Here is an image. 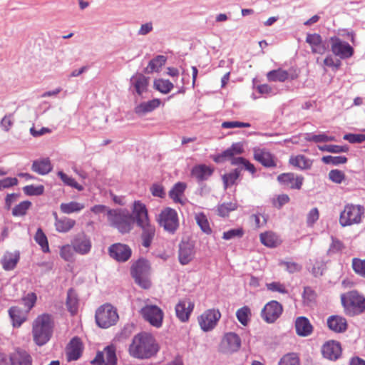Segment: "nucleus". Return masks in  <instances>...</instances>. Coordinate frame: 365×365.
<instances>
[{
  "instance_id": "nucleus-35",
  "label": "nucleus",
  "mask_w": 365,
  "mask_h": 365,
  "mask_svg": "<svg viewBox=\"0 0 365 365\" xmlns=\"http://www.w3.org/2000/svg\"><path fill=\"white\" fill-rule=\"evenodd\" d=\"M160 104V101L158 98L153 99L147 102H143L135 106V113L138 115H143L147 113L152 112L155 108H158Z\"/></svg>"
},
{
  "instance_id": "nucleus-24",
  "label": "nucleus",
  "mask_w": 365,
  "mask_h": 365,
  "mask_svg": "<svg viewBox=\"0 0 365 365\" xmlns=\"http://www.w3.org/2000/svg\"><path fill=\"white\" fill-rule=\"evenodd\" d=\"M244 152L243 144L240 142L233 143L230 148L223 151L221 154L214 158V161L220 163L232 158L237 155H240Z\"/></svg>"
},
{
  "instance_id": "nucleus-61",
  "label": "nucleus",
  "mask_w": 365,
  "mask_h": 365,
  "mask_svg": "<svg viewBox=\"0 0 365 365\" xmlns=\"http://www.w3.org/2000/svg\"><path fill=\"white\" fill-rule=\"evenodd\" d=\"M14 117L12 114H8L4 115V117L0 121V127L5 132L9 131L11 128L14 125Z\"/></svg>"
},
{
  "instance_id": "nucleus-57",
  "label": "nucleus",
  "mask_w": 365,
  "mask_h": 365,
  "mask_svg": "<svg viewBox=\"0 0 365 365\" xmlns=\"http://www.w3.org/2000/svg\"><path fill=\"white\" fill-rule=\"evenodd\" d=\"M244 235L242 228L231 229L223 232L222 238L225 240H230L234 238H240Z\"/></svg>"
},
{
  "instance_id": "nucleus-58",
  "label": "nucleus",
  "mask_w": 365,
  "mask_h": 365,
  "mask_svg": "<svg viewBox=\"0 0 365 365\" xmlns=\"http://www.w3.org/2000/svg\"><path fill=\"white\" fill-rule=\"evenodd\" d=\"M23 190L27 195H40L43 194L44 187L43 185L35 186L34 185H31L24 187Z\"/></svg>"
},
{
  "instance_id": "nucleus-60",
  "label": "nucleus",
  "mask_w": 365,
  "mask_h": 365,
  "mask_svg": "<svg viewBox=\"0 0 365 365\" xmlns=\"http://www.w3.org/2000/svg\"><path fill=\"white\" fill-rule=\"evenodd\" d=\"M73 246L66 245L61 248L60 255L64 260L71 262L73 259Z\"/></svg>"
},
{
  "instance_id": "nucleus-51",
  "label": "nucleus",
  "mask_w": 365,
  "mask_h": 365,
  "mask_svg": "<svg viewBox=\"0 0 365 365\" xmlns=\"http://www.w3.org/2000/svg\"><path fill=\"white\" fill-rule=\"evenodd\" d=\"M319 150L323 152H329L331 153H346L349 148L346 145H318Z\"/></svg>"
},
{
  "instance_id": "nucleus-27",
  "label": "nucleus",
  "mask_w": 365,
  "mask_h": 365,
  "mask_svg": "<svg viewBox=\"0 0 365 365\" xmlns=\"http://www.w3.org/2000/svg\"><path fill=\"white\" fill-rule=\"evenodd\" d=\"M194 257V246L188 242H182L179 247V260L182 264H188Z\"/></svg>"
},
{
  "instance_id": "nucleus-22",
  "label": "nucleus",
  "mask_w": 365,
  "mask_h": 365,
  "mask_svg": "<svg viewBox=\"0 0 365 365\" xmlns=\"http://www.w3.org/2000/svg\"><path fill=\"white\" fill-rule=\"evenodd\" d=\"M322 352L324 357L329 360H336L341 353L340 344L334 341H327L323 345Z\"/></svg>"
},
{
  "instance_id": "nucleus-33",
  "label": "nucleus",
  "mask_w": 365,
  "mask_h": 365,
  "mask_svg": "<svg viewBox=\"0 0 365 365\" xmlns=\"http://www.w3.org/2000/svg\"><path fill=\"white\" fill-rule=\"evenodd\" d=\"M20 259V253L18 251L14 252H6L1 259L2 267L5 270L14 269Z\"/></svg>"
},
{
  "instance_id": "nucleus-7",
  "label": "nucleus",
  "mask_w": 365,
  "mask_h": 365,
  "mask_svg": "<svg viewBox=\"0 0 365 365\" xmlns=\"http://www.w3.org/2000/svg\"><path fill=\"white\" fill-rule=\"evenodd\" d=\"M332 53L340 59H348L354 56V49L349 43L339 36H332L329 39Z\"/></svg>"
},
{
  "instance_id": "nucleus-19",
  "label": "nucleus",
  "mask_w": 365,
  "mask_h": 365,
  "mask_svg": "<svg viewBox=\"0 0 365 365\" xmlns=\"http://www.w3.org/2000/svg\"><path fill=\"white\" fill-rule=\"evenodd\" d=\"M72 246L76 252L84 255L91 251L92 245L88 236L84 234H80L72 241Z\"/></svg>"
},
{
  "instance_id": "nucleus-52",
  "label": "nucleus",
  "mask_w": 365,
  "mask_h": 365,
  "mask_svg": "<svg viewBox=\"0 0 365 365\" xmlns=\"http://www.w3.org/2000/svg\"><path fill=\"white\" fill-rule=\"evenodd\" d=\"M237 208L236 202H225L217 206V213L221 217H226L231 211Z\"/></svg>"
},
{
  "instance_id": "nucleus-25",
  "label": "nucleus",
  "mask_w": 365,
  "mask_h": 365,
  "mask_svg": "<svg viewBox=\"0 0 365 365\" xmlns=\"http://www.w3.org/2000/svg\"><path fill=\"white\" fill-rule=\"evenodd\" d=\"M83 351V344L78 337L73 338L66 348V356L68 361H76L80 358Z\"/></svg>"
},
{
  "instance_id": "nucleus-48",
  "label": "nucleus",
  "mask_w": 365,
  "mask_h": 365,
  "mask_svg": "<svg viewBox=\"0 0 365 365\" xmlns=\"http://www.w3.org/2000/svg\"><path fill=\"white\" fill-rule=\"evenodd\" d=\"M154 87L162 93H168L174 86L169 80L157 79L154 81Z\"/></svg>"
},
{
  "instance_id": "nucleus-56",
  "label": "nucleus",
  "mask_w": 365,
  "mask_h": 365,
  "mask_svg": "<svg viewBox=\"0 0 365 365\" xmlns=\"http://www.w3.org/2000/svg\"><path fill=\"white\" fill-rule=\"evenodd\" d=\"M352 268L356 274L365 278V259L354 258Z\"/></svg>"
},
{
  "instance_id": "nucleus-53",
  "label": "nucleus",
  "mask_w": 365,
  "mask_h": 365,
  "mask_svg": "<svg viewBox=\"0 0 365 365\" xmlns=\"http://www.w3.org/2000/svg\"><path fill=\"white\" fill-rule=\"evenodd\" d=\"M279 365H300L299 359L294 353L287 354L280 359Z\"/></svg>"
},
{
  "instance_id": "nucleus-55",
  "label": "nucleus",
  "mask_w": 365,
  "mask_h": 365,
  "mask_svg": "<svg viewBox=\"0 0 365 365\" xmlns=\"http://www.w3.org/2000/svg\"><path fill=\"white\" fill-rule=\"evenodd\" d=\"M322 161L325 164H331L333 165H338L344 164L347 162V158L345 156H331L327 155L322 158Z\"/></svg>"
},
{
  "instance_id": "nucleus-12",
  "label": "nucleus",
  "mask_w": 365,
  "mask_h": 365,
  "mask_svg": "<svg viewBox=\"0 0 365 365\" xmlns=\"http://www.w3.org/2000/svg\"><path fill=\"white\" fill-rule=\"evenodd\" d=\"M282 306L277 301L268 302L261 312L262 318L267 323H274L282 314Z\"/></svg>"
},
{
  "instance_id": "nucleus-29",
  "label": "nucleus",
  "mask_w": 365,
  "mask_h": 365,
  "mask_svg": "<svg viewBox=\"0 0 365 365\" xmlns=\"http://www.w3.org/2000/svg\"><path fill=\"white\" fill-rule=\"evenodd\" d=\"M254 158L265 167H274L276 165L272 155L266 149L255 148Z\"/></svg>"
},
{
  "instance_id": "nucleus-34",
  "label": "nucleus",
  "mask_w": 365,
  "mask_h": 365,
  "mask_svg": "<svg viewBox=\"0 0 365 365\" xmlns=\"http://www.w3.org/2000/svg\"><path fill=\"white\" fill-rule=\"evenodd\" d=\"M31 169L34 172L44 175L50 173L52 170V165L48 158L36 160L33 162Z\"/></svg>"
},
{
  "instance_id": "nucleus-6",
  "label": "nucleus",
  "mask_w": 365,
  "mask_h": 365,
  "mask_svg": "<svg viewBox=\"0 0 365 365\" xmlns=\"http://www.w3.org/2000/svg\"><path fill=\"white\" fill-rule=\"evenodd\" d=\"M364 208L361 205H346L340 214L339 223L342 227L358 224L361 220Z\"/></svg>"
},
{
  "instance_id": "nucleus-15",
  "label": "nucleus",
  "mask_w": 365,
  "mask_h": 365,
  "mask_svg": "<svg viewBox=\"0 0 365 365\" xmlns=\"http://www.w3.org/2000/svg\"><path fill=\"white\" fill-rule=\"evenodd\" d=\"M110 256L120 262L128 260L131 256L130 248L124 244L116 243L110 246L108 249Z\"/></svg>"
},
{
  "instance_id": "nucleus-37",
  "label": "nucleus",
  "mask_w": 365,
  "mask_h": 365,
  "mask_svg": "<svg viewBox=\"0 0 365 365\" xmlns=\"http://www.w3.org/2000/svg\"><path fill=\"white\" fill-rule=\"evenodd\" d=\"M289 163L301 170L309 169L312 165V160L302 155L291 157Z\"/></svg>"
},
{
  "instance_id": "nucleus-1",
  "label": "nucleus",
  "mask_w": 365,
  "mask_h": 365,
  "mask_svg": "<svg viewBox=\"0 0 365 365\" xmlns=\"http://www.w3.org/2000/svg\"><path fill=\"white\" fill-rule=\"evenodd\" d=\"M158 349V345L153 336L143 332L133 337L129 346V353L134 358L145 359L155 355Z\"/></svg>"
},
{
  "instance_id": "nucleus-30",
  "label": "nucleus",
  "mask_w": 365,
  "mask_h": 365,
  "mask_svg": "<svg viewBox=\"0 0 365 365\" xmlns=\"http://www.w3.org/2000/svg\"><path fill=\"white\" fill-rule=\"evenodd\" d=\"M28 312H24L18 307H11L9 309V315L11 319L14 327H20L26 321Z\"/></svg>"
},
{
  "instance_id": "nucleus-44",
  "label": "nucleus",
  "mask_w": 365,
  "mask_h": 365,
  "mask_svg": "<svg viewBox=\"0 0 365 365\" xmlns=\"http://www.w3.org/2000/svg\"><path fill=\"white\" fill-rule=\"evenodd\" d=\"M78 300L77 295L73 289L67 293L66 307L71 314H75L78 310Z\"/></svg>"
},
{
  "instance_id": "nucleus-41",
  "label": "nucleus",
  "mask_w": 365,
  "mask_h": 365,
  "mask_svg": "<svg viewBox=\"0 0 365 365\" xmlns=\"http://www.w3.org/2000/svg\"><path fill=\"white\" fill-rule=\"evenodd\" d=\"M289 77V73L281 68L270 71L267 73V78L269 81L284 82L287 80Z\"/></svg>"
},
{
  "instance_id": "nucleus-5",
  "label": "nucleus",
  "mask_w": 365,
  "mask_h": 365,
  "mask_svg": "<svg viewBox=\"0 0 365 365\" xmlns=\"http://www.w3.org/2000/svg\"><path fill=\"white\" fill-rule=\"evenodd\" d=\"M95 317L97 325L103 329L115 324L118 320L117 310L110 304H105L98 307Z\"/></svg>"
},
{
  "instance_id": "nucleus-45",
  "label": "nucleus",
  "mask_w": 365,
  "mask_h": 365,
  "mask_svg": "<svg viewBox=\"0 0 365 365\" xmlns=\"http://www.w3.org/2000/svg\"><path fill=\"white\" fill-rule=\"evenodd\" d=\"M166 60H167V58L165 56L159 55V56H156L155 58H154L149 62V63L146 68V71L148 73H153L154 71H158L160 70V68L163 65H165Z\"/></svg>"
},
{
  "instance_id": "nucleus-32",
  "label": "nucleus",
  "mask_w": 365,
  "mask_h": 365,
  "mask_svg": "<svg viewBox=\"0 0 365 365\" xmlns=\"http://www.w3.org/2000/svg\"><path fill=\"white\" fill-rule=\"evenodd\" d=\"M186 184L185 182H178L172 187L169 192L170 197L177 203L185 204V199L184 197V192L186 189Z\"/></svg>"
},
{
  "instance_id": "nucleus-17",
  "label": "nucleus",
  "mask_w": 365,
  "mask_h": 365,
  "mask_svg": "<svg viewBox=\"0 0 365 365\" xmlns=\"http://www.w3.org/2000/svg\"><path fill=\"white\" fill-rule=\"evenodd\" d=\"M194 307V303L189 299L180 300L175 306L176 317L182 322H187Z\"/></svg>"
},
{
  "instance_id": "nucleus-23",
  "label": "nucleus",
  "mask_w": 365,
  "mask_h": 365,
  "mask_svg": "<svg viewBox=\"0 0 365 365\" xmlns=\"http://www.w3.org/2000/svg\"><path fill=\"white\" fill-rule=\"evenodd\" d=\"M278 181L292 189L299 190L302 185L304 178L297 176L294 173H283L277 177Z\"/></svg>"
},
{
  "instance_id": "nucleus-36",
  "label": "nucleus",
  "mask_w": 365,
  "mask_h": 365,
  "mask_svg": "<svg viewBox=\"0 0 365 365\" xmlns=\"http://www.w3.org/2000/svg\"><path fill=\"white\" fill-rule=\"evenodd\" d=\"M261 242L268 247H276L281 241L278 236L272 232H265L259 235Z\"/></svg>"
},
{
  "instance_id": "nucleus-26",
  "label": "nucleus",
  "mask_w": 365,
  "mask_h": 365,
  "mask_svg": "<svg viewBox=\"0 0 365 365\" xmlns=\"http://www.w3.org/2000/svg\"><path fill=\"white\" fill-rule=\"evenodd\" d=\"M130 88H133L138 96H141L148 90V79L141 73L133 76L130 78Z\"/></svg>"
},
{
  "instance_id": "nucleus-64",
  "label": "nucleus",
  "mask_w": 365,
  "mask_h": 365,
  "mask_svg": "<svg viewBox=\"0 0 365 365\" xmlns=\"http://www.w3.org/2000/svg\"><path fill=\"white\" fill-rule=\"evenodd\" d=\"M343 138L350 143H360L365 141V134L347 133L344 135Z\"/></svg>"
},
{
  "instance_id": "nucleus-28",
  "label": "nucleus",
  "mask_w": 365,
  "mask_h": 365,
  "mask_svg": "<svg viewBox=\"0 0 365 365\" xmlns=\"http://www.w3.org/2000/svg\"><path fill=\"white\" fill-rule=\"evenodd\" d=\"M327 323L329 329L336 333L344 332L347 329L346 319L339 315L330 316Z\"/></svg>"
},
{
  "instance_id": "nucleus-59",
  "label": "nucleus",
  "mask_w": 365,
  "mask_h": 365,
  "mask_svg": "<svg viewBox=\"0 0 365 365\" xmlns=\"http://www.w3.org/2000/svg\"><path fill=\"white\" fill-rule=\"evenodd\" d=\"M329 178L333 182L340 184L344 180L345 174L343 171L339 170H331L329 173Z\"/></svg>"
},
{
  "instance_id": "nucleus-40",
  "label": "nucleus",
  "mask_w": 365,
  "mask_h": 365,
  "mask_svg": "<svg viewBox=\"0 0 365 365\" xmlns=\"http://www.w3.org/2000/svg\"><path fill=\"white\" fill-rule=\"evenodd\" d=\"M76 225V221L71 218L63 217L56 219L55 222L56 230L59 232H67L71 230Z\"/></svg>"
},
{
  "instance_id": "nucleus-16",
  "label": "nucleus",
  "mask_w": 365,
  "mask_h": 365,
  "mask_svg": "<svg viewBox=\"0 0 365 365\" xmlns=\"http://www.w3.org/2000/svg\"><path fill=\"white\" fill-rule=\"evenodd\" d=\"M306 43H307L312 50V53L324 54L328 50V46L323 41L322 37L318 34H307L306 36Z\"/></svg>"
},
{
  "instance_id": "nucleus-9",
  "label": "nucleus",
  "mask_w": 365,
  "mask_h": 365,
  "mask_svg": "<svg viewBox=\"0 0 365 365\" xmlns=\"http://www.w3.org/2000/svg\"><path fill=\"white\" fill-rule=\"evenodd\" d=\"M148 264L144 259L137 261L131 268V274L136 284L143 289L150 287V282L148 279Z\"/></svg>"
},
{
  "instance_id": "nucleus-18",
  "label": "nucleus",
  "mask_w": 365,
  "mask_h": 365,
  "mask_svg": "<svg viewBox=\"0 0 365 365\" xmlns=\"http://www.w3.org/2000/svg\"><path fill=\"white\" fill-rule=\"evenodd\" d=\"M10 365H33V357L25 349L17 348L9 355Z\"/></svg>"
},
{
  "instance_id": "nucleus-46",
  "label": "nucleus",
  "mask_w": 365,
  "mask_h": 365,
  "mask_svg": "<svg viewBox=\"0 0 365 365\" xmlns=\"http://www.w3.org/2000/svg\"><path fill=\"white\" fill-rule=\"evenodd\" d=\"M237 320L243 326H247L250 320L251 309L247 306H244L236 312Z\"/></svg>"
},
{
  "instance_id": "nucleus-54",
  "label": "nucleus",
  "mask_w": 365,
  "mask_h": 365,
  "mask_svg": "<svg viewBox=\"0 0 365 365\" xmlns=\"http://www.w3.org/2000/svg\"><path fill=\"white\" fill-rule=\"evenodd\" d=\"M36 300V294L34 292H29L22 298L23 304L26 309V312L29 313L30 310L34 307Z\"/></svg>"
},
{
  "instance_id": "nucleus-13",
  "label": "nucleus",
  "mask_w": 365,
  "mask_h": 365,
  "mask_svg": "<svg viewBox=\"0 0 365 365\" xmlns=\"http://www.w3.org/2000/svg\"><path fill=\"white\" fill-rule=\"evenodd\" d=\"M240 346L241 339L240 336L234 332H229L223 336L220 349L223 353H233L237 351Z\"/></svg>"
},
{
  "instance_id": "nucleus-63",
  "label": "nucleus",
  "mask_w": 365,
  "mask_h": 365,
  "mask_svg": "<svg viewBox=\"0 0 365 365\" xmlns=\"http://www.w3.org/2000/svg\"><path fill=\"white\" fill-rule=\"evenodd\" d=\"M279 265L285 267L286 270L289 273L299 272L302 267V265L297 262L288 261H281Z\"/></svg>"
},
{
  "instance_id": "nucleus-14",
  "label": "nucleus",
  "mask_w": 365,
  "mask_h": 365,
  "mask_svg": "<svg viewBox=\"0 0 365 365\" xmlns=\"http://www.w3.org/2000/svg\"><path fill=\"white\" fill-rule=\"evenodd\" d=\"M92 363L98 365H115L116 355L115 347L113 346H108L104 349L103 351L98 352Z\"/></svg>"
},
{
  "instance_id": "nucleus-39",
  "label": "nucleus",
  "mask_w": 365,
  "mask_h": 365,
  "mask_svg": "<svg viewBox=\"0 0 365 365\" xmlns=\"http://www.w3.org/2000/svg\"><path fill=\"white\" fill-rule=\"evenodd\" d=\"M143 230L142 245L145 247H149L154 237L155 229L150 223L145 225L140 226Z\"/></svg>"
},
{
  "instance_id": "nucleus-49",
  "label": "nucleus",
  "mask_w": 365,
  "mask_h": 365,
  "mask_svg": "<svg viewBox=\"0 0 365 365\" xmlns=\"http://www.w3.org/2000/svg\"><path fill=\"white\" fill-rule=\"evenodd\" d=\"M58 176L63 182V183L68 186L76 188L78 191L83 190V187L79 185L74 178L69 177L65 174L63 171H58L57 173Z\"/></svg>"
},
{
  "instance_id": "nucleus-31",
  "label": "nucleus",
  "mask_w": 365,
  "mask_h": 365,
  "mask_svg": "<svg viewBox=\"0 0 365 365\" xmlns=\"http://www.w3.org/2000/svg\"><path fill=\"white\" fill-rule=\"evenodd\" d=\"M295 329L299 336H307L312 334L313 327L307 318L299 317L295 321Z\"/></svg>"
},
{
  "instance_id": "nucleus-4",
  "label": "nucleus",
  "mask_w": 365,
  "mask_h": 365,
  "mask_svg": "<svg viewBox=\"0 0 365 365\" xmlns=\"http://www.w3.org/2000/svg\"><path fill=\"white\" fill-rule=\"evenodd\" d=\"M341 303L346 313L350 316L361 314L365 310V298L355 291L343 294Z\"/></svg>"
},
{
  "instance_id": "nucleus-62",
  "label": "nucleus",
  "mask_w": 365,
  "mask_h": 365,
  "mask_svg": "<svg viewBox=\"0 0 365 365\" xmlns=\"http://www.w3.org/2000/svg\"><path fill=\"white\" fill-rule=\"evenodd\" d=\"M324 65L336 71L340 68L341 62L339 59H335L331 55H328L324 60Z\"/></svg>"
},
{
  "instance_id": "nucleus-3",
  "label": "nucleus",
  "mask_w": 365,
  "mask_h": 365,
  "mask_svg": "<svg viewBox=\"0 0 365 365\" xmlns=\"http://www.w3.org/2000/svg\"><path fill=\"white\" fill-rule=\"evenodd\" d=\"M107 217L110 225L121 233H127L132 229L133 219L126 210H108Z\"/></svg>"
},
{
  "instance_id": "nucleus-43",
  "label": "nucleus",
  "mask_w": 365,
  "mask_h": 365,
  "mask_svg": "<svg viewBox=\"0 0 365 365\" xmlns=\"http://www.w3.org/2000/svg\"><path fill=\"white\" fill-rule=\"evenodd\" d=\"M195 220L204 233L207 235H210L212 233V229L210 226L208 219L203 212L196 213L195 215Z\"/></svg>"
},
{
  "instance_id": "nucleus-47",
  "label": "nucleus",
  "mask_w": 365,
  "mask_h": 365,
  "mask_svg": "<svg viewBox=\"0 0 365 365\" xmlns=\"http://www.w3.org/2000/svg\"><path fill=\"white\" fill-rule=\"evenodd\" d=\"M34 240L38 244L43 252H49V246L47 237L41 228H38L34 236Z\"/></svg>"
},
{
  "instance_id": "nucleus-20",
  "label": "nucleus",
  "mask_w": 365,
  "mask_h": 365,
  "mask_svg": "<svg viewBox=\"0 0 365 365\" xmlns=\"http://www.w3.org/2000/svg\"><path fill=\"white\" fill-rule=\"evenodd\" d=\"M133 213L138 226H143L150 223L146 207L145 204L142 203L140 201L134 202Z\"/></svg>"
},
{
  "instance_id": "nucleus-8",
  "label": "nucleus",
  "mask_w": 365,
  "mask_h": 365,
  "mask_svg": "<svg viewBox=\"0 0 365 365\" xmlns=\"http://www.w3.org/2000/svg\"><path fill=\"white\" fill-rule=\"evenodd\" d=\"M158 222L165 231L172 234L175 233L179 227L178 213L170 207H166L160 212Z\"/></svg>"
},
{
  "instance_id": "nucleus-11",
  "label": "nucleus",
  "mask_w": 365,
  "mask_h": 365,
  "mask_svg": "<svg viewBox=\"0 0 365 365\" xmlns=\"http://www.w3.org/2000/svg\"><path fill=\"white\" fill-rule=\"evenodd\" d=\"M220 317L221 313L218 309H207L198 317V323L202 330L210 331L216 327Z\"/></svg>"
},
{
  "instance_id": "nucleus-10",
  "label": "nucleus",
  "mask_w": 365,
  "mask_h": 365,
  "mask_svg": "<svg viewBox=\"0 0 365 365\" xmlns=\"http://www.w3.org/2000/svg\"><path fill=\"white\" fill-rule=\"evenodd\" d=\"M140 313L143 319L152 326L157 328L162 326L164 314L158 306L147 304L141 308Z\"/></svg>"
},
{
  "instance_id": "nucleus-38",
  "label": "nucleus",
  "mask_w": 365,
  "mask_h": 365,
  "mask_svg": "<svg viewBox=\"0 0 365 365\" xmlns=\"http://www.w3.org/2000/svg\"><path fill=\"white\" fill-rule=\"evenodd\" d=\"M85 205L76 201L63 202L60 205V210L62 213L70 215L74 212H79L84 209Z\"/></svg>"
},
{
  "instance_id": "nucleus-2",
  "label": "nucleus",
  "mask_w": 365,
  "mask_h": 365,
  "mask_svg": "<svg viewBox=\"0 0 365 365\" xmlns=\"http://www.w3.org/2000/svg\"><path fill=\"white\" fill-rule=\"evenodd\" d=\"M54 323L52 316L43 314L38 316L32 323V338L38 346L47 344L51 339L53 331Z\"/></svg>"
},
{
  "instance_id": "nucleus-42",
  "label": "nucleus",
  "mask_w": 365,
  "mask_h": 365,
  "mask_svg": "<svg viewBox=\"0 0 365 365\" xmlns=\"http://www.w3.org/2000/svg\"><path fill=\"white\" fill-rule=\"evenodd\" d=\"M241 173V169L237 168L229 173L222 175V179L223 181L224 188L226 190L230 186L235 184L236 180L239 178Z\"/></svg>"
},
{
  "instance_id": "nucleus-50",
  "label": "nucleus",
  "mask_w": 365,
  "mask_h": 365,
  "mask_svg": "<svg viewBox=\"0 0 365 365\" xmlns=\"http://www.w3.org/2000/svg\"><path fill=\"white\" fill-rule=\"evenodd\" d=\"M31 206V202L30 201H22L13 208L12 215L15 217L24 216L26 214Z\"/></svg>"
},
{
  "instance_id": "nucleus-21",
  "label": "nucleus",
  "mask_w": 365,
  "mask_h": 365,
  "mask_svg": "<svg viewBox=\"0 0 365 365\" xmlns=\"http://www.w3.org/2000/svg\"><path fill=\"white\" fill-rule=\"evenodd\" d=\"M214 168L205 164L195 165L191 170V176L197 182L207 180L213 174Z\"/></svg>"
}]
</instances>
